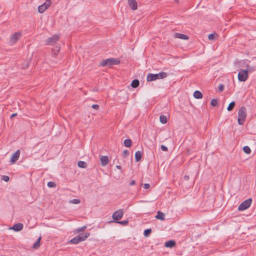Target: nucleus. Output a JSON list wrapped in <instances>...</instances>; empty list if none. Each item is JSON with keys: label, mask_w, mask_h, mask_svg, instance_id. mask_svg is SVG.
Instances as JSON below:
<instances>
[{"label": "nucleus", "mask_w": 256, "mask_h": 256, "mask_svg": "<svg viewBox=\"0 0 256 256\" xmlns=\"http://www.w3.org/2000/svg\"><path fill=\"white\" fill-rule=\"evenodd\" d=\"M17 116V114L16 113H14V114H12L11 116H10V118H12L14 117H15L16 116Z\"/></svg>", "instance_id": "nucleus-46"}, {"label": "nucleus", "mask_w": 256, "mask_h": 256, "mask_svg": "<svg viewBox=\"0 0 256 256\" xmlns=\"http://www.w3.org/2000/svg\"><path fill=\"white\" fill-rule=\"evenodd\" d=\"M238 80L240 82H244L248 78V70H240L238 74Z\"/></svg>", "instance_id": "nucleus-5"}, {"label": "nucleus", "mask_w": 256, "mask_h": 256, "mask_svg": "<svg viewBox=\"0 0 256 256\" xmlns=\"http://www.w3.org/2000/svg\"><path fill=\"white\" fill-rule=\"evenodd\" d=\"M160 78V72L156 74L149 73L146 77L148 82H152Z\"/></svg>", "instance_id": "nucleus-9"}, {"label": "nucleus", "mask_w": 256, "mask_h": 256, "mask_svg": "<svg viewBox=\"0 0 256 256\" xmlns=\"http://www.w3.org/2000/svg\"><path fill=\"white\" fill-rule=\"evenodd\" d=\"M124 146L126 147L130 148L132 144V142L130 139H126L124 142Z\"/></svg>", "instance_id": "nucleus-23"}, {"label": "nucleus", "mask_w": 256, "mask_h": 256, "mask_svg": "<svg viewBox=\"0 0 256 256\" xmlns=\"http://www.w3.org/2000/svg\"><path fill=\"white\" fill-rule=\"evenodd\" d=\"M120 60L118 58H110L106 60H102L100 64L101 66H110L114 65H117L120 64Z\"/></svg>", "instance_id": "nucleus-3"}, {"label": "nucleus", "mask_w": 256, "mask_h": 256, "mask_svg": "<svg viewBox=\"0 0 256 256\" xmlns=\"http://www.w3.org/2000/svg\"><path fill=\"white\" fill-rule=\"evenodd\" d=\"M171 75H172V74L170 72H161V79L166 78Z\"/></svg>", "instance_id": "nucleus-25"}, {"label": "nucleus", "mask_w": 256, "mask_h": 256, "mask_svg": "<svg viewBox=\"0 0 256 256\" xmlns=\"http://www.w3.org/2000/svg\"><path fill=\"white\" fill-rule=\"evenodd\" d=\"M70 203L74 204H78L80 202V200L79 199H72L70 200Z\"/></svg>", "instance_id": "nucleus-29"}, {"label": "nucleus", "mask_w": 256, "mask_h": 256, "mask_svg": "<svg viewBox=\"0 0 256 256\" xmlns=\"http://www.w3.org/2000/svg\"><path fill=\"white\" fill-rule=\"evenodd\" d=\"M51 4L50 0H46V2L38 7V11L40 13H43Z\"/></svg>", "instance_id": "nucleus-8"}, {"label": "nucleus", "mask_w": 256, "mask_h": 256, "mask_svg": "<svg viewBox=\"0 0 256 256\" xmlns=\"http://www.w3.org/2000/svg\"><path fill=\"white\" fill-rule=\"evenodd\" d=\"M236 106V102L234 101H232L228 104V106L227 107L226 110L230 112L232 111L234 108Z\"/></svg>", "instance_id": "nucleus-22"}, {"label": "nucleus", "mask_w": 256, "mask_h": 256, "mask_svg": "<svg viewBox=\"0 0 256 256\" xmlns=\"http://www.w3.org/2000/svg\"><path fill=\"white\" fill-rule=\"evenodd\" d=\"M161 150L164 152H166L168 150V148L167 146L164 145H161Z\"/></svg>", "instance_id": "nucleus-37"}, {"label": "nucleus", "mask_w": 256, "mask_h": 256, "mask_svg": "<svg viewBox=\"0 0 256 256\" xmlns=\"http://www.w3.org/2000/svg\"><path fill=\"white\" fill-rule=\"evenodd\" d=\"M150 186L148 184H144V188H145V189H148L149 188Z\"/></svg>", "instance_id": "nucleus-40"}, {"label": "nucleus", "mask_w": 256, "mask_h": 256, "mask_svg": "<svg viewBox=\"0 0 256 256\" xmlns=\"http://www.w3.org/2000/svg\"><path fill=\"white\" fill-rule=\"evenodd\" d=\"M176 242L171 240L166 242L164 243V246L168 248H172L176 246Z\"/></svg>", "instance_id": "nucleus-14"}, {"label": "nucleus", "mask_w": 256, "mask_h": 256, "mask_svg": "<svg viewBox=\"0 0 256 256\" xmlns=\"http://www.w3.org/2000/svg\"><path fill=\"white\" fill-rule=\"evenodd\" d=\"M175 38H180L182 40H188V36L180 34V33H175Z\"/></svg>", "instance_id": "nucleus-17"}, {"label": "nucleus", "mask_w": 256, "mask_h": 256, "mask_svg": "<svg viewBox=\"0 0 256 256\" xmlns=\"http://www.w3.org/2000/svg\"><path fill=\"white\" fill-rule=\"evenodd\" d=\"M210 104L212 106H216L218 105V102L216 99L213 98L210 102Z\"/></svg>", "instance_id": "nucleus-28"}, {"label": "nucleus", "mask_w": 256, "mask_h": 256, "mask_svg": "<svg viewBox=\"0 0 256 256\" xmlns=\"http://www.w3.org/2000/svg\"><path fill=\"white\" fill-rule=\"evenodd\" d=\"M208 38L210 40H213L215 38V34H210L208 36Z\"/></svg>", "instance_id": "nucleus-34"}, {"label": "nucleus", "mask_w": 256, "mask_h": 256, "mask_svg": "<svg viewBox=\"0 0 256 256\" xmlns=\"http://www.w3.org/2000/svg\"><path fill=\"white\" fill-rule=\"evenodd\" d=\"M101 164L102 166H106L109 162L108 157L106 156H100Z\"/></svg>", "instance_id": "nucleus-15"}, {"label": "nucleus", "mask_w": 256, "mask_h": 256, "mask_svg": "<svg viewBox=\"0 0 256 256\" xmlns=\"http://www.w3.org/2000/svg\"><path fill=\"white\" fill-rule=\"evenodd\" d=\"M169 118V116H164L161 114V124H164L168 122V120Z\"/></svg>", "instance_id": "nucleus-21"}, {"label": "nucleus", "mask_w": 256, "mask_h": 256, "mask_svg": "<svg viewBox=\"0 0 256 256\" xmlns=\"http://www.w3.org/2000/svg\"><path fill=\"white\" fill-rule=\"evenodd\" d=\"M86 228V226H83L81 228H79L78 229L76 230V232H81L84 231Z\"/></svg>", "instance_id": "nucleus-32"}, {"label": "nucleus", "mask_w": 256, "mask_h": 256, "mask_svg": "<svg viewBox=\"0 0 256 256\" xmlns=\"http://www.w3.org/2000/svg\"><path fill=\"white\" fill-rule=\"evenodd\" d=\"M135 160L136 162H138L140 160L142 157V152L140 151H137L135 153Z\"/></svg>", "instance_id": "nucleus-16"}, {"label": "nucleus", "mask_w": 256, "mask_h": 256, "mask_svg": "<svg viewBox=\"0 0 256 256\" xmlns=\"http://www.w3.org/2000/svg\"><path fill=\"white\" fill-rule=\"evenodd\" d=\"M140 84V82L138 79L134 80L131 83V86L134 88H136Z\"/></svg>", "instance_id": "nucleus-19"}, {"label": "nucleus", "mask_w": 256, "mask_h": 256, "mask_svg": "<svg viewBox=\"0 0 256 256\" xmlns=\"http://www.w3.org/2000/svg\"><path fill=\"white\" fill-rule=\"evenodd\" d=\"M247 66L248 68V70H248V72H252V70H254V68H252L249 66Z\"/></svg>", "instance_id": "nucleus-42"}, {"label": "nucleus", "mask_w": 256, "mask_h": 256, "mask_svg": "<svg viewBox=\"0 0 256 256\" xmlns=\"http://www.w3.org/2000/svg\"><path fill=\"white\" fill-rule=\"evenodd\" d=\"M90 236L89 232L82 233L70 240V242L74 244H78L85 240Z\"/></svg>", "instance_id": "nucleus-2"}, {"label": "nucleus", "mask_w": 256, "mask_h": 256, "mask_svg": "<svg viewBox=\"0 0 256 256\" xmlns=\"http://www.w3.org/2000/svg\"><path fill=\"white\" fill-rule=\"evenodd\" d=\"M20 34L18 32H15L14 34L10 39V44H14L20 38Z\"/></svg>", "instance_id": "nucleus-10"}, {"label": "nucleus", "mask_w": 256, "mask_h": 256, "mask_svg": "<svg viewBox=\"0 0 256 256\" xmlns=\"http://www.w3.org/2000/svg\"><path fill=\"white\" fill-rule=\"evenodd\" d=\"M194 98L196 99H200L202 98V94L200 91L196 90L194 92Z\"/></svg>", "instance_id": "nucleus-18"}, {"label": "nucleus", "mask_w": 256, "mask_h": 256, "mask_svg": "<svg viewBox=\"0 0 256 256\" xmlns=\"http://www.w3.org/2000/svg\"><path fill=\"white\" fill-rule=\"evenodd\" d=\"M224 85L223 84H220L218 86V88L220 92H222L224 90Z\"/></svg>", "instance_id": "nucleus-36"}, {"label": "nucleus", "mask_w": 256, "mask_h": 256, "mask_svg": "<svg viewBox=\"0 0 256 256\" xmlns=\"http://www.w3.org/2000/svg\"><path fill=\"white\" fill-rule=\"evenodd\" d=\"M24 225L22 223H18L9 228L10 230H14V232H20L22 230Z\"/></svg>", "instance_id": "nucleus-11"}, {"label": "nucleus", "mask_w": 256, "mask_h": 256, "mask_svg": "<svg viewBox=\"0 0 256 256\" xmlns=\"http://www.w3.org/2000/svg\"><path fill=\"white\" fill-rule=\"evenodd\" d=\"M20 150H18L12 154L10 158V162L12 164H14L18 160L20 156Z\"/></svg>", "instance_id": "nucleus-12"}, {"label": "nucleus", "mask_w": 256, "mask_h": 256, "mask_svg": "<svg viewBox=\"0 0 256 256\" xmlns=\"http://www.w3.org/2000/svg\"><path fill=\"white\" fill-rule=\"evenodd\" d=\"M184 179L185 180H189V176H184Z\"/></svg>", "instance_id": "nucleus-45"}, {"label": "nucleus", "mask_w": 256, "mask_h": 256, "mask_svg": "<svg viewBox=\"0 0 256 256\" xmlns=\"http://www.w3.org/2000/svg\"><path fill=\"white\" fill-rule=\"evenodd\" d=\"M60 48L59 46H56L54 50H56L57 52H58L60 50Z\"/></svg>", "instance_id": "nucleus-44"}, {"label": "nucleus", "mask_w": 256, "mask_h": 256, "mask_svg": "<svg viewBox=\"0 0 256 256\" xmlns=\"http://www.w3.org/2000/svg\"><path fill=\"white\" fill-rule=\"evenodd\" d=\"M156 218L158 220H160V210L157 212V214L156 216Z\"/></svg>", "instance_id": "nucleus-39"}, {"label": "nucleus", "mask_w": 256, "mask_h": 256, "mask_svg": "<svg viewBox=\"0 0 256 256\" xmlns=\"http://www.w3.org/2000/svg\"><path fill=\"white\" fill-rule=\"evenodd\" d=\"M164 220V214L161 212V220Z\"/></svg>", "instance_id": "nucleus-43"}, {"label": "nucleus", "mask_w": 256, "mask_h": 256, "mask_svg": "<svg viewBox=\"0 0 256 256\" xmlns=\"http://www.w3.org/2000/svg\"><path fill=\"white\" fill-rule=\"evenodd\" d=\"M246 117V110L244 106H242L238 112V122L240 125H242Z\"/></svg>", "instance_id": "nucleus-1"}, {"label": "nucleus", "mask_w": 256, "mask_h": 256, "mask_svg": "<svg viewBox=\"0 0 256 256\" xmlns=\"http://www.w3.org/2000/svg\"><path fill=\"white\" fill-rule=\"evenodd\" d=\"M116 168H118V169H119V170H121L122 168V167L120 166H116Z\"/></svg>", "instance_id": "nucleus-47"}, {"label": "nucleus", "mask_w": 256, "mask_h": 256, "mask_svg": "<svg viewBox=\"0 0 256 256\" xmlns=\"http://www.w3.org/2000/svg\"><path fill=\"white\" fill-rule=\"evenodd\" d=\"M124 216V212L122 210L120 209L114 212V213L112 214V218L114 220H111L110 222H115L120 220L122 218V216Z\"/></svg>", "instance_id": "nucleus-4"}, {"label": "nucleus", "mask_w": 256, "mask_h": 256, "mask_svg": "<svg viewBox=\"0 0 256 256\" xmlns=\"http://www.w3.org/2000/svg\"><path fill=\"white\" fill-rule=\"evenodd\" d=\"M48 186L49 188H54L56 186V184L53 182H49L48 183Z\"/></svg>", "instance_id": "nucleus-31"}, {"label": "nucleus", "mask_w": 256, "mask_h": 256, "mask_svg": "<svg viewBox=\"0 0 256 256\" xmlns=\"http://www.w3.org/2000/svg\"><path fill=\"white\" fill-rule=\"evenodd\" d=\"M152 232V229L151 228H147L145 230L144 232V235L146 237H148L150 236Z\"/></svg>", "instance_id": "nucleus-26"}, {"label": "nucleus", "mask_w": 256, "mask_h": 256, "mask_svg": "<svg viewBox=\"0 0 256 256\" xmlns=\"http://www.w3.org/2000/svg\"><path fill=\"white\" fill-rule=\"evenodd\" d=\"M60 39V36L58 34H54L52 36L48 38L46 40V44L47 45H52Z\"/></svg>", "instance_id": "nucleus-7"}, {"label": "nucleus", "mask_w": 256, "mask_h": 256, "mask_svg": "<svg viewBox=\"0 0 256 256\" xmlns=\"http://www.w3.org/2000/svg\"><path fill=\"white\" fill-rule=\"evenodd\" d=\"M41 240V237H39L36 241L34 244L32 248L34 249L38 248L40 246V241Z\"/></svg>", "instance_id": "nucleus-20"}, {"label": "nucleus", "mask_w": 256, "mask_h": 256, "mask_svg": "<svg viewBox=\"0 0 256 256\" xmlns=\"http://www.w3.org/2000/svg\"><path fill=\"white\" fill-rule=\"evenodd\" d=\"M135 184H136V181L134 180H132L130 182L129 184V185L132 186H133V185Z\"/></svg>", "instance_id": "nucleus-41"}, {"label": "nucleus", "mask_w": 256, "mask_h": 256, "mask_svg": "<svg viewBox=\"0 0 256 256\" xmlns=\"http://www.w3.org/2000/svg\"><path fill=\"white\" fill-rule=\"evenodd\" d=\"M116 222L119 224H122V226H126L128 224V220H122V221L118 220V221Z\"/></svg>", "instance_id": "nucleus-30"}, {"label": "nucleus", "mask_w": 256, "mask_h": 256, "mask_svg": "<svg viewBox=\"0 0 256 256\" xmlns=\"http://www.w3.org/2000/svg\"><path fill=\"white\" fill-rule=\"evenodd\" d=\"M92 108L94 109L98 110L99 108V106L98 104H94L92 105Z\"/></svg>", "instance_id": "nucleus-38"}, {"label": "nucleus", "mask_w": 256, "mask_h": 256, "mask_svg": "<svg viewBox=\"0 0 256 256\" xmlns=\"http://www.w3.org/2000/svg\"><path fill=\"white\" fill-rule=\"evenodd\" d=\"M128 4L130 8L133 10H136L138 8V4L136 0H128Z\"/></svg>", "instance_id": "nucleus-13"}, {"label": "nucleus", "mask_w": 256, "mask_h": 256, "mask_svg": "<svg viewBox=\"0 0 256 256\" xmlns=\"http://www.w3.org/2000/svg\"><path fill=\"white\" fill-rule=\"evenodd\" d=\"M252 202V198L245 200L240 204L238 207V210L240 211H242L248 208L250 206Z\"/></svg>", "instance_id": "nucleus-6"}, {"label": "nucleus", "mask_w": 256, "mask_h": 256, "mask_svg": "<svg viewBox=\"0 0 256 256\" xmlns=\"http://www.w3.org/2000/svg\"><path fill=\"white\" fill-rule=\"evenodd\" d=\"M2 180L5 181L6 182H8L10 180V178L7 176H2Z\"/></svg>", "instance_id": "nucleus-33"}, {"label": "nucleus", "mask_w": 256, "mask_h": 256, "mask_svg": "<svg viewBox=\"0 0 256 256\" xmlns=\"http://www.w3.org/2000/svg\"><path fill=\"white\" fill-rule=\"evenodd\" d=\"M129 155V152L128 150H124V152H123V153H122V156L124 157V158H126Z\"/></svg>", "instance_id": "nucleus-35"}, {"label": "nucleus", "mask_w": 256, "mask_h": 256, "mask_svg": "<svg viewBox=\"0 0 256 256\" xmlns=\"http://www.w3.org/2000/svg\"><path fill=\"white\" fill-rule=\"evenodd\" d=\"M243 150L246 154H249L251 152L250 148L248 146H246L243 147Z\"/></svg>", "instance_id": "nucleus-27"}, {"label": "nucleus", "mask_w": 256, "mask_h": 256, "mask_svg": "<svg viewBox=\"0 0 256 256\" xmlns=\"http://www.w3.org/2000/svg\"><path fill=\"white\" fill-rule=\"evenodd\" d=\"M78 166L80 168H86L87 164L85 162L80 160L78 162Z\"/></svg>", "instance_id": "nucleus-24"}]
</instances>
